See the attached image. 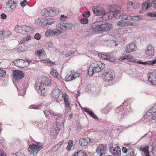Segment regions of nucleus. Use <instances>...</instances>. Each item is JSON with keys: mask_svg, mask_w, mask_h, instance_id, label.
<instances>
[{"mask_svg": "<svg viewBox=\"0 0 156 156\" xmlns=\"http://www.w3.org/2000/svg\"><path fill=\"white\" fill-rule=\"evenodd\" d=\"M40 80L41 82L39 83H37L38 81L37 80L35 87L38 90L39 94L41 95H44L45 92V86H50L51 81V79L45 76L41 77Z\"/></svg>", "mask_w": 156, "mask_h": 156, "instance_id": "f257e3e1", "label": "nucleus"}, {"mask_svg": "<svg viewBox=\"0 0 156 156\" xmlns=\"http://www.w3.org/2000/svg\"><path fill=\"white\" fill-rule=\"evenodd\" d=\"M64 120L61 117H58L56 118V124L53 125L51 128V131L54 135L58 134L59 130L63 127L64 125Z\"/></svg>", "mask_w": 156, "mask_h": 156, "instance_id": "f03ea898", "label": "nucleus"}, {"mask_svg": "<svg viewBox=\"0 0 156 156\" xmlns=\"http://www.w3.org/2000/svg\"><path fill=\"white\" fill-rule=\"evenodd\" d=\"M42 144L39 142L29 145L28 150L30 154H35L42 149Z\"/></svg>", "mask_w": 156, "mask_h": 156, "instance_id": "7ed1b4c3", "label": "nucleus"}, {"mask_svg": "<svg viewBox=\"0 0 156 156\" xmlns=\"http://www.w3.org/2000/svg\"><path fill=\"white\" fill-rule=\"evenodd\" d=\"M114 76L115 74L113 70L110 69H108L104 70V73L103 74L102 78L105 81H112Z\"/></svg>", "mask_w": 156, "mask_h": 156, "instance_id": "20e7f679", "label": "nucleus"}, {"mask_svg": "<svg viewBox=\"0 0 156 156\" xmlns=\"http://www.w3.org/2000/svg\"><path fill=\"white\" fill-rule=\"evenodd\" d=\"M51 94L52 96L55 98L58 102L62 101L63 99L64 94L62 93V90L58 88H54Z\"/></svg>", "mask_w": 156, "mask_h": 156, "instance_id": "39448f33", "label": "nucleus"}, {"mask_svg": "<svg viewBox=\"0 0 156 156\" xmlns=\"http://www.w3.org/2000/svg\"><path fill=\"white\" fill-rule=\"evenodd\" d=\"M128 108L129 109L128 106H126V108H125L124 106L123 107L121 106L116 108L115 111L116 112H118V113H119L120 112V111L121 110L120 112H121V114H119L118 116V118L119 120H121L125 118L126 115L128 114L129 110Z\"/></svg>", "mask_w": 156, "mask_h": 156, "instance_id": "423d86ee", "label": "nucleus"}, {"mask_svg": "<svg viewBox=\"0 0 156 156\" xmlns=\"http://www.w3.org/2000/svg\"><path fill=\"white\" fill-rule=\"evenodd\" d=\"M105 38L106 39H104L103 40H102L101 41V43H102L103 41H104L105 43H104L103 44H105V45H108L109 44L112 46H114L117 45L115 41L112 39L113 37L112 35H107L105 36Z\"/></svg>", "mask_w": 156, "mask_h": 156, "instance_id": "0eeeda50", "label": "nucleus"}, {"mask_svg": "<svg viewBox=\"0 0 156 156\" xmlns=\"http://www.w3.org/2000/svg\"><path fill=\"white\" fill-rule=\"evenodd\" d=\"M29 27L25 25H18L16 26L15 30L16 32L23 34H27Z\"/></svg>", "mask_w": 156, "mask_h": 156, "instance_id": "6e6552de", "label": "nucleus"}, {"mask_svg": "<svg viewBox=\"0 0 156 156\" xmlns=\"http://www.w3.org/2000/svg\"><path fill=\"white\" fill-rule=\"evenodd\" d=\"M90 66L94 68L98 73L103 70L105 67V64L100 61L95 62L91 64Z\"/></svg>", "mask_w": 156, "mask_h": 156, "instance_id": "1a4fd4ad", "label": "nucleus"}, {"mask_svg": "<svg viewBox=\"0 0 156 156\" xmlns=\"http://www.w3.org/2000/svg\"><path fill=\"white\" fill-rule=\"evenodd\" d=\"M16 5L13 0H9L6 3V7L4 10L7 11H12L15 9Z\"/></svg>", "mask_w": 156, "mask_h": 156, "instance_id": "9d476101", "label": "nucleus"}, {"mask_svg": "<svg viewBox=\"0 0 156 156\" xmlns=\"http://www.w3.org/2000/svg\"><path fill=\"white\" fill-rule=\"evenodd\" d=\"M24 76L23 72L22 71L15 70L13 71V78L17 81L21 79Z\"/></svg>", "mask_w": 156, "mask_h": 156, "instance_id": "9b49d317", "label": "nucleus"}, {"mask_svg": "<svg viewBox=\"0 0 156 156\" xmlns=\"http://www.w3.org/2000/svg\"><path fill=\"white\" fill-rule=\"evenodd\" d=\"M98 56L102 59L107 60L111 62H114L115 59L114 57L107 53H99Z\"/></svg>", "mask_w": 156, "mask_h": 156, "instance_id": "f8f14e48", "label": "nucleus"}, {"mask_svg": "<svg viewBox=\"0 0 156 156\" xmlns=\"http://www.w3.org/2000/svg\"><path fill=\"white\" fill-rule=\"evenodd\" d=\"M62 32L56 29H49L45 33V36H55L60 34Z\"/></svg>", "mask_w": 156, "mask_h": 156, "instance_id": "ddd939ff", "label": "nucleus"}, {"mask_svg": "<svg viewBox=\"0 0 156 156\" xmlns=\"http://www.w3.org/2000/svg\"><path fill=\"white\" fill-rule=\"evenodd\" d=\"M63 99L65 103V107L66 108L65 111L66 112H71V108L69 102V98L67 95L65 93L64 94V96L63 97Z\"/></svg>", "mask_w": 156, "mask_h": 156, "instance_id": "4468645a", "label": "nucleus"}, {"mask_svg": "<svg viewBox=\"0 0 156 156\" xmlns=\"http://www.w3.org/2000/svg\"><path fill=\"white\" fill-rule=\"evenodd\" d=\"M148 79L152 84L156 85V71L148 74Z\"/></svg>", "mask_w": 156, "mask_h": 156, "instance_id": "2eb2a0df", "label": "nucleus"}, {"mask_svg": "<svg viewBox=\"0 0 156 156\" xmlns=\"http://www.w3.org/2000/svg\"><path fill=\"white\" fill-rule=\"evenodd\" d=\"M145 51V53L149 56L152 57L154 55V48L151 45L148 44L147 46Z\"/></svg>", "mask_w": 156, "mask_h": 156, "instance_id": "dca6fc26", "label": "nucleus"}, {"mask_svg": "<svg viewBox=\"0 0 156 156\" xmlns=\"http://www.w3.org/2000/svg\"><path fill=\"white\" fill-rule=\"evenodd\" d=\"M136 47L133 43H130L127 44L126 48V51L127 53H130L135 51Z\"/></svg>", "mask_w": 156, "mask_h": 156, "instance_id": "f3484780", "label": "nucleus"}, {"mask_svg": "<svg viewBox=\"0 0 156 156\" xmlns=\"http://www.w3.org/2000/svg\"><path fill=\"white\" fill-rule=\"evenodd\" d=\"M102 24L100 23L99 22H96L93 23L92 26L93 30L96 32L97 31H103Z\"/></svg>", "mask_w": 156, "mask_h": 156, "instance_id": "a211bd4d", "label": "nucleus"}, {"mask_svg": "<svg viewBox=\"0 0 156 156\" xmlns=\"http://www.w3.org/2000/svg\"><path fill=\"white\" fill-rule=\"evenodd\" d=\"M92 9L94 13L96 16H101L104 13V10L102 8H93Z\"/></svg>", "mask_w": 156, "mask_h": 156, "instance_id": "6ab92c4d", "label": "nucleus"}, {"mask_svg": "<svg viewBox=\"0 0 156 156\" xmlns=\"http://www.w3.org/2000/svg\"><path fill=\"white\" fill-rule=\"evenodd\" d=\"M48 10L49 11V16H53L58 14L60 11L59 9L58 8H48Z\"/></svg>", "mask_w": 156, "mask_h": 156, "instance_id": "aec40b11", "label": "nucleus"}, {"mask_svg": "<svg viewBox=\"0 0 156 156\" xmlns=\"http://www.w3.org/2000/svg\"><path fill=\"white\" fill-rule=\"evenodd\" d=\"M16 66L19 67L23 68L26 66V62L22 59L16 60Z\"/></svg>", "mask_w": 156, "mask_h": 156, "instance_id": "412c9836", "label": "nucleus"}, {"mask_svg": "<svg viewBox=\"0 0 156 156\" xmlns=\"http://www.w3.org/2000/svg\"><path fill=\"white\" fill-rule=\"evenodd\" d=\"M106 151L105 147L102 144L98 145L97 146L96 152L97 153H100L101 155L105 153Z\"/></svg>", "mask_w": 156, "mask_h": 156, "instance_id": "4be33fe9", "label": "nucleus"}, {"mask_svg": "<svg viewBox=\"0 0 156 156\" xmlns=\"http://www.w3.org/2000/svg\"><path fill=\"white\" fill-rule=\"evenodd\" d=\"M90 141V139L88 137L86 139L81 138L79 140V144L82 146H85L87 145L88 143Z\"/></svg>", "mask_w": 156, "mask_h": 156, "instance_id": "5701e85b", "label": "nucleus"}, {"mask_svg": "<svg viewBox=\"0 0 156 156\" xmlns=\"http://www.w3.org/2000/svg\"><path fill=\"white\" fill-rule=\"evenodd\" d=\"M27 86V85L25 87L22 85L19 89H18L19 94L22 96L24 95L26 93V89L28 87Z\"/></svg>", "mask_w": 156, "mask_h": 156, "instance_id": "b1692460", "label": "nucleus"}, {"mask_svg": "<svg viewBox=\"0 0 156 156\" xmlns=\"http://www.w3.org/2000/svg\"><path fill=\"white\" fill-rule=\"evenodd\" d=\"M65 24L63 22L58 23L56 25L55 29L59 30L60 32H62L61 30H65Z\"/></svg>", "mask_w": 156, "mask_h": 156, "instance_id": "393cba45", "label": "nucleus"}, {"mask_svg": "<svg viewBox=\"0 0 156 156\" xmlns=\"http://www.w3.org/2000/svg\"><path fill=\"white\" fill-rule=\"evenodd\" d=\"M145 118L149 120H154L156 119V116L154 114L147 112L145 115Z\"/></svg>", "mask_w": 156, "mask_h": 156, "instance_id": "a878e982", "label": "nucleus"}, {"mask_svg": "<svg viewBox=\"0 0 156 156\" xmlns=\"http://www.w3.org/2000/svg\"><path fill=\"white\" fill-rule=\"evenodd\" d=\"M112 154L115 156H120L121 150L119 147L117 146L112 149Z\"/></svg>", "mask_w": 156, "mask_h": 156, "instance_id": "bb28decb", "label": "nucleus"}, {"mask_svg": "<svg viewBox=\"0 0 156 156\" xmlns=\"http://www.w3.org/2000/svg\"><path fill=\"white\" fill-rule=\"evenodd\" d=\"M102 26L103 31H109L112 28V25L110 23L102 24Z\"/></svg>", "mask_w": 156, "mask_h": 156, "instance_id": "cd10ccee", "label": "nucleus"}, {"mask_svg": "<svg viewBox=\"0 0 156 156\" xmlns=\"http://www.w3.org/2000/svg\"><path fill=\"white\" fill-rule=\"evenodd\" d=\"M151 5L152 4L151 2H144L142 5V9L143 11H145L147 9H149Z\"/></svg>", "mask_w": 156, "mask_h": 156, "instance_id": "c85d7f7f", "label": "nucleus"}, {"mask_svg": "<svg viewBox=\"0 0 156 156\" xmlns=\"http://www.w3.org/2000/svg\"><path fill=\"white\" fill-rule=\"evenodd\" d=\"M42 23H45L46 25H50L54 22V20L52 18H47V19H45L43 21H41Z\"/></svg>", "mask_w": 156, "mask_h": 156, "instance_id": "c756f323", "label": "nucleus"}, {"mask_svg": "<svg viewBox=\"0 0 156 156\" xmlns=\"http://www.w3.org/2000/svg\"><path fill=\"white\" fill-rule=\"evenodd\" d=\"M2 38H6L11 35V33L10 31H1Z\"/></svg>", "mask_w": 156, "mask_h": 156, "instance_id": "7c9ffc66", "label": "nucleus"}, {"mask_svg": "<svg viewBox=\"0 0 156 156\" xmlns=\"http://www.w3.org/2000/svg\"><path fill=\"white\" fill-rule=\"evenodd\" d=\"M98 73L95 70V69L90 66L88 69V73L90 76H92L94 73Z\"/></svg>", "mask_w": 156, "mask_h": 156, "instance_id": "2f4dec72", "label": "nucleus"}, {"mask_svg": "<svg viewBox=\"0 0 156 156\" xmlns=\"http://www.w3.org/2000/svg\"><path fill=\"white\" fill-rule=\"evenodd\" d=\"M73 156H87L86 152L83 151H80L75 154Z\"/></svg>", "mask_w": 156, "mask_h": 156, "instance_id": "473e14b6", "label": "nucleus"}, {"mask_svg": "<svg viewBox=\"0 0 156 156\" xmlns=\"http://www.w3.org/2000/svg\"><path fill=\"white\" fill-rule=\"evenodd\" d=\"M140 151L144 152L145 154L149 153L148 147L147 146H142L140 149Z\"/></svg>", "mask_w": 156, "mask_h": 156, "instance_id": "72a5a7b5", "label": "nucleus"}, {"mask_svg": "<svg viewBox=\"0 0 156 156\" xmlns=\"http://www.w3.org/2000/svg\"><path fill=\"white\" fill-rule=\"evenodd\" d=\"M119 12V10L111 11L108 12L109 14V18H110V19H111L112 18H113L115 16L117 15L118 14Z\"/></svg>", "mask_w": 156, "mask_h": 156, "instance_id": "f704fd0d", "label": "nucleus"}, {"mask_svg": "<svg viewBox=\"0 0 156 156\" xmlns=\"http://www.w3.org/2000/svg\"><path fill=\"white\" fill-rule=\"evenodd\" d=\"M75 78V77L74 76V75L71 74L68 76H66L65 77V79L66 82H69L74 79Z\"/></svg>", "mask_w": 156, "mask_h": 156, "instance_id": "c9c22d12", "label": "nucleus"}, {"mask_svg": "<svg viewBox=\"0 0 156 156\" xmlns=\"http://www.w3.org/2000/svg\"><path fill=\"white\" fill-rule=\"evenodd\" d=\"M50 73L53 77L55 78H57L58 75L57 71L54 69H51Z\"/></svg>", "mask_w": 156, "mask_h": 156, "instance_id": "e433bc0d", "label": "nucleus"}, {"mask_svg": "<svg viewBox=\"0 0 156 156\" xmlns=\"http://www.w3.org/2000/svg\"><path fill=\"white\" fill-rule=\"evenodd\" d=\"M104 13L102 14L101 15V16H102V19L105 20H110V18H109L110 16L108 12L105 13V11H104Z\"/></svg>", "mask_w": 156, "mask_h": 156, "instance_id": "4c0bfd02", "label": "nucleus"}, {"mask_svg": "<svg viewBox=\"0 0 156 156\" xmlns=\"http://www.w3.org/2000/svg\"><path fill=\"white\" fill-rule=\"evenodd\" d=\"M48 8L43 9L41 12V14L43 16H49Z\"/></svg>", "mask_w": 156, "mask_h": 156, "instance_id": "58836bf2", "label": "nucleus"}, {"mask_svg": "<svg viewBox=\"0 0 156 156\" xmlns=\"http://www.w3.org/2000/svg\"><path fill=\"white\" fill-rule=\"evenodd\" d=\"M117 25L119 27L125 26V21L120 20L116 22Z\"/></svg>", "mask_w": 156, "mask_h": 156, "instance_id": "ea45409f", "label": "nucleus"}, {"mask_svg": "<svg viewBox=\"0 0 156 156\" xmlns=\"http://www.w3.org/2000/svg\"><path fill=\"white\" fill-rule=\"evenodd\" d=\"M42 108V106L41 105H31L29 107V109H40Z\"/></svg>", "mask_w": 156, "mask_h": 156, "instance_id": "a19ab883", "label": "nucleus"}, {"mask_svg": "<svg viewBox=\"0 0 156 156\" xmlns=\"http://www.w3.org/2000/svg\"><path fill=\"white\" fill-rule=\"evenodd\" d=\"M45 53L44 50L42 49H40L37 50L35 52V54L37 55H39V56H42L43 54Z\"/></svg>", "mask_w": 156, "mask_h": 156, "instance_id": "79ce46f5", "label": "nucleus"}, {"mask_svg": "<svg viewBox=\"0 0 156 156\" xmlns=\"http://www.w3.org/2000/svg\"><path fill=\"white\" fill-rule=\"evenodd\" d=\"M148 112L153 114L156 113V104L152 107Z\"/></svg>", "mask_w": 156, "mask_h": 156, "instance_id": "37998d69", "label": "nucleus"}, {"mask_svg": "<svg viewBox=\"0 0 156 156\" xmlns=\"http://www.w3.org/2000/svg\"><path fill=\"white\" fill-rule=\"evenodd\" d=\"M73 141L72 140H69L68 143V145L67 147V150H70L73 146Z\"/></svg>", "mask_w": 156, "mask_h": 156, "instance_id": "c03bdc74", "label": "nucleus"}, {"mask_svg": "<svg viewBox=\"0 0 156 156\" xmlns=\"http://www.w3.org/2000/svg\"><path fill=\"white\" fill-rule=\"evenodd\" d=\"M62 144L61 142H59L54 147L52 148V150L53 151L57 150L60 147Z\"/></svg>", "mask_w": 156, "mask_h": 156, "instance_id": "a18cd8bd", "label": "nucleus"}, {"mask_svg": "<svg viewBox=\"0 0 156 156\" xmlns=\"http://www.w3.org/2000/svg\"><path fill=\"white\" fill-rule=\"evenodd\" d=\"M52 110H47V111H43V112L45 114V116L47 117L49 115H51V112Z\"/></svg>", "mask_w": 156, "mask_h": 156, "instance_id": "49530a36", "label": "nucleus"}, {"mask_svg": "<svg viewBox=\"0 0 156 156\" xmlns=\"http://www.w3.org/2000/svg\"><path fill=\"white\" fill-rule=\"evenodd\" d=\"M131 57L129 55H125L123 57L120 58L119 60L120 61H122L125 59H129L131 58Z\"/></svg>", "mask_w": 156, "mask_h": 156, "instance_id": "de8ad7c7", "label": "nucleus"}, {"mask_svg": "<svg viewBox=\"0 0 156 156\" xmlns=\"http://www.w3.org/2000/svg\"><path fill=\"white\" fill-rule=\"evenodd\" d=\"M141 19V18H139L137 16H132L131 21H139Z\"/></svg>", "mask_w": 156, "mask_h": 156, "instance_id": "09e8293b", "label": "nucleus"}, {"mask_svg": "<svg viewBox=\"0 0 156 156\" xmlns=\"http://www.w3.org/2000/svg\"><path fill=\"white\" fill-rule=\"evenodd\" d=\"M80 22L83 24H86L88 22V19L86 18H83L81 19Z\"/></svg>", "mask_w": 156, "mask_h": 156, "instance_id": "8fccbe9b", "label": "nucleus"}, {"mask_svg": "<svg viewBox=\"0 0 156 156\" xmlns=\"http://www.w3.org/2000/svg\"><path fill=\"white\" fill-rule=\"evenodd\" d=\"M90 15V12L89 11L85 12L83 13V17H89Z\"/></svg>", "mask_w": 156, "mask_h": 156, "instance_id": "3c124183", "label": "nucleus"}, {"mask_svg": "<svg viewBox=\"0 0 156 156\" xmlns=\"http://www.w3.org/2000/svg\"><path fill=\"white\" fill-rule=\"evenodd\" d=\"M127 15L126 14H123L119 16V18L120 19L126 20Z\"/></svg>", "mask_w": 156, "mask_h": 156, "instance_id": "603ef678", "label": "nucleus"}, {"mask_svg": "<svg viewBox=\"0 0 156 156\" xmlns=\"http://www.w3.org/2000/svg\"><path fill=\"white\" fill-rule=\"evenodd\" d=\"M6 75V72L5 70L0 69V77H3Z\"/></svg>", "mask_w": 156, "mask_h": 156, "instance_id": "864d4df0", "label": "nucleus"}, {"mask_svg": "<svg viewBox=\"0 0 156 156\" xmlns=\"http://www.w3.org/2000/svg\"><path fill=\"white\" fill-rule=\"evenodd\" d=\"M156 64V59L147 62V64L149 65H153Z\"/></svg>", "mask_w": 156, "mask_h": 156, "instance_id": "5fc2aeb1", "label": "nucleus"}, {"mask_svg": "<svg viewBox=\"0 0 156 156\" xmlns=\"http://www.w3.org/2000/svg\"><path fill=\"white\" fill-rule=\"evenodd\" d=\"M65 30L67 29L73 27V25L71 23H65Z\"/></svg>", "mask_w": 156, "mask_h": 156, "instance_id": "6e6d98bb", "label": "nucleus"}, {"mask_svg": "<svg viewBox=\"0 0 156 156\" xmlns=\"http://www.w3.org/2000/svg\"><path fill=\"white\" fill-rule=\"evenodd\" d=\"M93 118L98 119V117H97V116L96 115H95L93 112H92L91 111L90 112L89 114Z\"/></svg>", "mask_w": 156, "mask_h": 156, "instance_id": "4d7b16f0", "label": "nucleus"}, {"mask_svg": "<svg viewBox=\"0 0 156 156\" xmlns=\"http://www.w3.org/2000/svg\"><path fill=\"white\" fill-rule=\"evenodd\" d=\"M27 4V2L26 0H24L20 2V5L23 7L25 6Z\"/></svg>", "mask_w": 156, "mask_h": 156, "instance_id": "13d9d810", "label": "nucleus"}, {"mask_svg": "<svg viewBox=\"0 0 156 156\" xmlns=\"http://www.w3.org/2000/svg\"><path fill=\"white\" fill-rule=\"evenodd\" d=\"M41 38V35L40 34L38 33H36L34 36V38L37 40H39Z\"/></svg>", "mask_w": 156, "mask_h": 156, "instance_id": "bf43d9fd", "label": "nucleus"}, {"mask_svg": "<svg viewBox=\"0 0 156 156\" xmlns=\"http://www.w3.org/2000/svg\"><path fill=\"white\" fill-rule=\"evenodd\" d=\"M17 154V155H16V154H13V155H15V156H25L24 153L23 152H19Z\"/></svg>", "mask_w": 156, "mask_h": 156, "instance_id": "052dcab7", "label": "nucleus"}, {"mask_svg": "<svg viewBox=\"0 0 156 156\" xmlns=\"http://www.w3.org/2000/svg\"><path fill=\"white\" fill-rule=\"evenodd\" d=\"M46 58V55L44 53L43 55H42V56H40V58L41 60V61H44L45 60V58Z\"/></svg>", "mask_w": 156, "mask_h": 156, "instance_id": "680f3d73", "label": "nucleus"}, {"mask_svg": "<svg viewBox=\"0 0 156 156\" xmlns=\"http://www.w3.org/2000/svg\"><path fill=\"white\" fill-rule=\"evenodd\" d=\"M45 61L47 63H49L50 65H52L54 64V62H52L49 59H47Z\"/></svg>", "mask_w": 156, "mask_h": 156, "instance_id": "e2e57ef3", "label": "nucleus"}, {"mask_svg": "<svg viewBox=\"0 0 156 156\" xmlns=\"http://www.w3.org/2000/svg\"><path fill=\"white\" fill-rule=\"evenodd\" d=\"M131 22L129 21H125V26H131Z\"/></svg>", "mask_w": 156, "mask_h": 156, "instance_id": "0e129e2a", "label": "nucleus"}, {"mask_svg": "<svg viewBox=\"0 0 156 156\" xmlns=\"http://www.w3.org/2000/svg\"><path fill=\"white\" fill-rule=\"evenodd\" d=\"M130 24L131 26L133 27H137L139 25V24L138 23L132 22H131V24Z\"/></svg>", "mask_w": 156, "mask_h": 156, "instance_id": "69168bd1", "label": "nucleus"}, {"mask_svg": "<svg viewBox=\"0 0 156 156\" xmlns=\"http://www.w3.org/2000/svg\"><path fill=\"white\" fill-rule=\"evenodd\" d=\"M67 18V17L64 15H61V16L60 19L62 21H64Z\"/></svg>", "mask_w": 156, "mask_h": 156, "instance_id": "338daca9", "label": "nucleus"}, {"mask_svg": "<svg viewBox=\"0 0 156 156\" xmlns=\"http://www.w3.org/2000/svg\"><path fill=\"white\" fill-rule=\"evenodd\" d=\"M73 54L74 52H71L70 51H68V52L66 54L65 56L66 57H68Z\"/></svg>", "mask_w": 156, "mask_h": 156, "instance_id": "774afa93", "label": "nucleus"}]
</instances>
